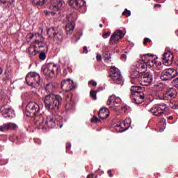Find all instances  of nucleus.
<instances>
[{
	"label": "nucleus",
	"mask_w": 178,
	"mask_h": 178,
	"mask_svg": "<svg viewBox=\"0 0 178 178\" xmlns=\"http://www.w3.org/2000/svg\"><path fill=\"white\" fill-rule=\"evenodd\" d=\"M168 119H169V120H172L173 119V117L170 116V117H168Z\"/></svg>",
	"instance_id": "13d9d810"
},
{
	"label": "nucleus",
	"mask_w": 178,
	"mask_h": 178,
	"mask_svg": "<svg viewBox=\"0 0 178 178\" xmlns=\"http://www.w3.org/2000/svg\"><path fill=\"white\" fill-rule=\"evenodd\" d=\"M104 60L107 63H110V62H112V54L109 51H105L104 53Z\"/></svg>",
	"instance_id": "393cba45"
},
{
	"label": "nucleus",
	"mask_w": 178,
	"mask_h": 178,
	"mask_svg": "<svg viewBox=\"0 0 178 178\" xmlns=\"http://www.w3.org/2000/svg\"><path fill=\"white\" fill-rule=\"evenodd\" d=\"M6 130H15V129L17 127V125H16V124L12 122L6 124Z\"/></svg>",
	"instance_id": "c85d7f7f"
},
{
	"label": "nucleus",
	"mask_w": 178,
	"mask_h": 178,
	"mask_svg": "<svg viewBox=\"0 0 178 178\" xmlns=\"http://www.w3.org/2000/svg\"><path fill=\"white\" fill-rule=\"evenodd\" d=\"M97 92H98V90H91L90 92V97L94 101L97 99Z\"/></svg>",
	"instance_id": "c9c22d12"
},
{
	"label": "nucleus",
	"mask_w": 178,
	"mask_h": 178,
	"mask_svg": "<svg viewBox=\"0 0 178 178\" xmlns=\"http://www.w3.org/2000/svg\"><path fill=\"white\" fill-rule=\"evenodd\" d=\"M34 142H35V143H36V140H34Z\"/></svg>",
	"instance_id": "774afa93"
},
{
	"label": "nucleus",
	"mask_w": 178,
	"mask_h": 178,
	"mask_svg": "<svg viewBox=\"0 0 178 178\" xmlns=\"http://www.w3.org/2000/svg\"><path fill=\"white\" fill-rule=\"evenodd\" d=\"M60 119H62V118L59 115L49 114L47 115L46 120L44 122V117L40 115L39 120H36V124L38 129H42V130L55 129V127L62 128L63 124H60V121H59Z\"/></svg>",
	"instance_id": "f257e3e1"
},
{
	"label": "nucleus",
	"mask_w": 178,
	"mask_h": 178,
	"mask_svg": "<svg viewBox=\"0 0 178 178\" xmlns=\"http://www.w3.org/2000/svg\"><path fill=\"white\" fill-rule=\"evenodd\" d=\"M141 86H132L131 87V95H138V93L140 91H141Z\"/></svg>",
	"instance_id": "5701e85b"
},
{
	"label": "nucleus",
	"mask_w": 178,
	"mask_h": 178,
	"mask_svg": "<svg viewBox=\"0 0 178 178\" xmlns=\"http://www.w3.org/2000/svg\"><path fill=\"white\" fill-rule=\"evenodd\" d=\"M173 54L170 51H167L163 54L162 62L165 66H170L173 62Z\"/></svg>",
	"instance_id": "dca6fc26"
},
{
	"label": "nucleus",
	"mask_w": 178,
	"mask_h": 178,
	"mask_svg": "<svg viewBox=\"0 0 178 178\" xmlns=\"http://www.w3.org/2000/svg\"><path fill=\"white\" fill-rule=\"evenodd\" d=\"M70 148H72V144L70 143H67L66 144V152H68V154H72V152H70L69 149H70Z\"/></svg>",
	"instance_id": "ea45409f"
},
{
	"label": "nucleus",
	"mask_w": 178,
	"mask_h": 178,
	"mask_svg": "<svg viewBox=\"0 0 178 178\" xmlns=\"http://www.w3.org/2000/svg\"><path fill=\"white\" fill-rule=\"evenodd\" d=\"M40 112H41L40 104L31 102L26 105L25 115L28 116V118H33L36 123L37 120H40V117L42 115Z\"/></svg>",
	"instance_id": "20e7f679"
},
{
	"label": "nucleus",
	"mask_w": 178,
	"mask_h": 178,
	"mask_svg": "<svg viewBox=\"0 0 178 178\" xmlns=\"http://www.w3.org/2000/svg\"><path fill=\"white\" fill-rule=\"evenodd\" d=\"M168 108V106L165 103L155 104L151 109L150 112L154 116H162L163 115V111Z\"/></svg>",
	"instance_id": "9b49d317"
},
{
	"label": "nucleus",
	"mask_w": 178,
	"mask_h": 178,
	"mask_svg": "<svg viewBox=\"0 0 178 178\" xmlns=\"http://www.w3.org/2000/svg\"><path fill=\"white\" fill-rule=\"evenodd\" d=\"M8 131L6 129V124H4L0 126V131Z\"/></svg>",
	"instance_id": "79ce46f5"
},
{
	"label": "nucleus",
	"mask_w": 178,
	"mask_h": 178,
	"mask_svg": "<svg viewBox=\"0 0 178 178\" xmlns=\"http://www.w3.org/2000/svg\"><path fill=\"white\" fill-rule=\"evenodd\" d=\"M122 111H123V112H124L126 113V112H127V106H124L122 108Z\"/></svg>",
	"instance_id": "603ef678"
},
{
	"label": "nucleus",
	"mask_w": 178,
	"mask_h": 178,
	"mask_svg": "<svg viewBox=\"0 0 178 178\" xmlns=\"http://www.w3.org/2000/svg\"><path fill=\"white\" fill-rule=\"evenodd\" d=\"M68 3L74 9H80L81 6H84L86 1L84 0H70Z\"/></svg>",
	"instance_id": "f3484780"
},
{
	"label": "nucleus",
	"mask_w": 178,
	"mask_h": 178,
	"mask_svg": "<svg viewBox=\"0 0 178 178\" xmlns=\"http://www.w3.org/2000/svg\"><path fill=\"white\" fill-rule=\"evenodd\" d=\"M96 58H97V60H98V62L102 60V56L99 54H97Z\"/></svg>",
	"instance_id": "c03bdc74"
},
{
	"label": "nucleus",
	"mask_w": 178,
	"mask_h": 178,
	"mask_svg": "<svg viewBox=\"0 0 178 178\" xmlns=\"http://www.w3.org/2000/svg\"><path fill=\"white\" fill-rule=\"evenodd\" d=\"M122 15L123 16H131V12L129 10H127V8H126L123 13H122Z\"/></svg>",
	"instance_id": "e433bc0d"
},
{
	"label": "nucleus",
	"mask_w": 178,
	"mask_h": 178,
	"mask_svg": "<svg viewBox=\"0 0 178 178\" xmlns=\"http://www.w3.org/2000/svg\"><path fill=\"white\" fill-rule=\"evenodd\" d=\"M67 19L68 22L65 26V31L67 34L70 35L73 33V30H74L76 26L75 22L77 20V14L76 13L70 14L69 15H67Z\"/></svg>",
	"instance_id": "0eeeda50"
},
{
	"label": "nucleus",
	"mask_w": 178,
	"mask_h": 178,
	"mask_svg": "<svg viewBox=\"0 0 178 178\" xmlns=\"http://www.w3.org/2000/svg\"><path fill=\"white\" fill-rule=\"evenodd\" d=\"M129 129V127L125 128L124 129H122V131H126V130H127Z\"/></svg>",
	"instance_id": "bf43d9fd"
},
{
	"label": "nucleus",
	"mask_w": 178,
	"mask_h": 178,
	"mask_svg": "<svg viewBox=\"0 0 178 178\" xmlns=\"http://www.w3.org/2000/svg\"><path fill=\"white\" fill-rule=\"evenodd\" d=\"M122 58L126 60L127 59V56L126 54H122Z\"/></svg>",
	"instance_id": "5fc2aeb1"
},
{
	"label": "nucleus",
	"mask_w": 178,
	"mask_h": 178,
	"mask_svg": "<svg viewBox=\"0 0 178 178\" xmlns=\"http://www.w3.org/2000/svg\"><path fill=\"white\" fill-rule=\"evenodd\" d=\"M86 178H97V177H94L93 174H90L87 176Z\"/></svg>",
	"instance_id": "09e8293b"
},
{
	"label": "nucleus",
	"mask_w": 178,
	"mask_h": 178,
	"mask_svg": "<svg viewBox=\"0 0 178 178\" xmlns=\"http://www.w3.org/2000/svg\"><path fill=\"white\" fill-rule=\"evenodd\" d=\"M65 101H67V102H70V104H67L65 105L66 110L69 111L72 109V107H70V105H72V97L70 95H67L65 98Z\"/></svg>",
	"instance_id": "a878e982"
},
{
	"label": "nucleus",
	"mask_w": 178,
	"mask_h": 178,
	"mask_svg": "<svg viewBox=\"0 0 178 178\" xmlns=\"http://www.w3.org/2000/svg\"><path fill=\"white\" fill-rule=\"evenodd\" d=\"M108 173L109 175H111V174L112 173V170H108Z\"/></svg>",
	"instance_id": "4d7b16f0"
},
{
	"label": "nucleus",
	"mask_w": 178,
	"mask_h": 178,
	"mask_svg": "<svg viewBox=\"0 0 178 178\" xmlns=\"http://www.w3.org/2000/svg\"><path fill=\"white\" fill-rule=\"evenodd\" d=\"M142 75H143V73L137 70H135V71L132 72L131 73V81L132 84H136V83H134V80H136V81H138V78L141 77Z\"/></svg>",
	"instance_id": "412c9836"
},
{
	"label": "nucleus",
	"mask_w": 178,
	"mask_h": 178,
	"mask_svg": "<svg viewBox=\"0 0 178 178\" xmlns=\"http://www.w3.org/2000/svg\"><path fill=\"white\" fill-rule=\"evenodd\" d=\"M99 122H101V120L98 119L97 116H93L92 118V123H99Z\"/></svg>",
	"instance_id": "a19ab883"
},
{
	"label": "nucleus",
	"mask_w": 178,
	"mask_h": 178,
	"mask_svg": "<svg viewBox=\"0 0 178 178\" xmlns=\"http://www.w3.org/2000/svg\"><path fill=\"white\" fill-rule=\"evenodd\" d=\"M0 3L5 5V3H8V0H0Z\"/></svg>",
	"instance_id": "8fccbe9b"
},
{
	"label": "nucleus",
	"mask_w": 178,
	"mask_h": 178,
	"mask_svg": "<svg viewBox=\"0 0 178 178\" xmlns=\"http://www.w3.org/2000/svg\"><path fill=\"white\" fill-rule=\"evenodd\" d=\"M109 35H111V31H108L107 33H103V38H108L109 37Z\"/></svg>",
	"instance_id": "37998d69"
},
{
	"label": "nucleus",
	"mask_w": 178,
	"mask_h": 178,
	"mask_svg": "<svg viewBox=\"0 0 178 178\" xmlns=\"http://www.w3.org/2000/svg\"><path fill=\"white\" fill-rule=\"evenodd\" d=\"M88 84H91L93 87H97V83L93 81H89Z\"/></svg>",
	"instance_id": "a18cd8bd"
},
{
	"label": "nucleus",
	"mask_w": 178,
	"mask_h": 178,
	"mask_svg": "<svg viewBox=\"0 0 178 178\" xmlns=\"http://www.w3.org/2000/svg\"><path fill=\"white\" fill-rule=\"evenodd\" d=\"M26 81L28 86L36 88L40 86L41 76L37 72H29L26 76Z\"/></svg>",
	"instance_id": "39448f33"
},
{
	"label": "nucleus",
	"mask_w": 178,
	"mask_h": 178,
	"mask_svg": "<svg viewBox=\"0 0 178 178\" xmlns=\"http://www.w3.org/2000/svg\"><path fill=\"white\" fill-rule=\"evenodd\" d=\"M28 53L30 58H33V56H35L38 54V51H37V45L31 44L28 49Z\"/></svg>",
	"instance_id": "4be33fe9"
},
{
	"label": "nucleus",
	"mask_w": 178,
	"mask_h": 178,
	"mask_svg": "<svg viewBox=\"0 0 178 178\" xmlns=\"http://www.w3.org/2000/svg\"><path fill=\"white\" fill-rule=\"evenodd\" d=\"M49 31H53V40L56 42H61L63 40V33L62 32H54L55 28H51L49 29Z\"/></svg>",
	"instance_id": "a211bd4d"
},
{
	"label": "nucleus",
	"mask_w": 178,
	"mask_h": 178,
	"mask_svg": "<svg viewBox=\"0 0 178 178\" xmlns=\"http://www.w3.org/2000/svg\"><path fill=\"white\" fill-rule=\"evenodd\" d=\"M44 42V38H42V35H41V37L36 38V40L34 42V44H32L33 45H38L42 44Z\"/></svg>",
	"instance_id": "cd10ccee"
},
{
	"label": "nucleus",
	"mask_w": 178,
	"mask_h": 178,
	"mask_svg": "<svg viewBox=\"0 0 178 178\" xmlns=\"http://www.w3.org/2000/svg\"><path fill=\"white\" fill-rule=\"evenodd\" d=\"M109 109L106 108H102L98 112V116L99 119H107L109 117Z\"/></svg>",
	"instance_id": "6ab92c4d"
},
{
	"label": "nucleus",
	"mask_w": 178,
	"mask_h": 178,
	"mask_svg": "<svg viewBox=\"0 0 178 178\" xmlns=\"http://www.w3.org/2000/svg\"><path fill=\"white\" fill-rule=\"evenodd\" d=\"M99 27H101V28H102V27H103L102 24H99Z\"/></svg>",
	"instance_id": "0e129e2a"
},
{
	"label": "nucleus",
	"mask_w": 178,
	"mask_h": 178,
	"mask_svg": "<svg viewBox=\"0 0 178 178\" xmlns=\"http://www.w3.org/2000/svg\"><path fill=\"white\" fill-rule=\"evenodd\" d=\"M2 73H3V70L2 68L0 67V76H1V74H2Z\"/></svg>",
	"instance_id": "6e6d98bb"
},
{
	"label": "nucleus",
	"mask_w": 178,
	"mask_h": 178,
	"mask_svg": "<svg viewBox=\"0 0 178 178\" xmlns=\"http://www.w3.org/2000/svg\"><path fill=\"white\" fill-rule=\"evenodd\" d=\"M58 69L59 67H58V65L54 63H49L47 65H43L42 67L43 74H44L45 76H49L50 77H53V76H55V73L58 72Z\"/></svg>",
	"instance_id": "1a4fd4ad"
},
{
	"label": "nucleus",
	"mask_w": 178,
	"mask_h": 178,
	"mask_svg": "<svg viewBox=\"0 0 178 178\" xmlns=\"http://www.w3.org/2000/svg\"><path fill=\"white\" fill-rule=\"evenodd\" d=\"M83 52L85 54H88V50L87 49V47L86 46L83 47Z\"/></svg>",
	"instance_id": "3c124183"
},
{
	"label": "nucleus",
	"mask_w": 178,
	"mask_h": 178,
	"mask_svg": "<svg viewBox=\"0 0 178 178\" xmlns=\"http://www.w3.org/2000/svg\"><path fill=\"white\" fill-rule=\"evenodd\" d=\"M166 120L163 119L162 122L159 123V126L160 127V131H163L166 127Z\"/></svg>",
	"instance_id": "2f4dec72"
},
{
	"label": "nucleus",
	"mask_w": 178,
	"mask_h": 178,
	"mask_svg": "<svg viewBox=\"0 0 178 178\" xmlns=\"http://www.w3.org/2000/svg\"><path fill=\"white\" fill-rule=\"evenodd\" d=\"M13 2H15V0H7V3H10V5L13 3Z\"/></svg>",
	"instance_id": "864d4df0"
},
{
	"label": "nucleus",
	"mask_w": 178,
	"mask_h": 178,
	"mask_svg": "<svg viewBox=\"0 0 178 178\" xmlns=\"http://www.w3.org/2000/svg\"><path fill=\"white\" fill-rule=\"evenodd\" d=\"M55 88V85L52 83H48L46 85L45 90L47 92H52Z\"/></svg>",
	"instance_id": "bb28decb"
},
{
	"label": "nucleus",
	"mask_w": 178,
	"mask_h": 178,
	"mask_svg": "<svg viewBox=\"0 0 178 178\" xmlns=\"http://www.w3.org/2000/svg\"><path fill=\"white\" fill-rule=\"evenodd\" d=\"M177 70H175L174 68H168L163 70L160 78L163 81H169V80H172V79H175V77H177Z\"/></svg>",
	"instance_id": "6e6552de"
},
{
	"label": "nucleus",
	"mask_w": 178,
	"mask_h": 178,
	"mask_svg": "<svg viewBox=\"0 0 178 178\" xmlns=\"http://www.w3.org/2000/svg\"><path fill=\"white\" fill-rule=\"evenodd\" d=\"M45 52H47V51H42L39 54V59H40V60H45V59H47V54H45Z\"/></svg>",
	"instance_id": "473e14b6"
},
{
	"label": "nucleus",
	"mask_w": 178,
	"mask_h": 178,
	"mask_svg": "<svg viewBox=\"0 0 178 178\" xmlns=\"http://www.w3.org/2000/svg\"><path fill=\"white\" fill-rule=\"evenodd\" d=\"M124 35H126V33H123L122 30L118 29L115 31V32L113 33L111 36V38H110L111 44H112L113 45H116V44L119 42V40H122V38H123Z\"/></svg>",
	"instance_id": "ddd939ff"
},
{
	"label": "nucleus",
	"mask_w": 178,
	"mask_h": 178,
	"mask_svg": "<svg viewBox=\"0 0 178 178\" xmlns=\"http://www.w3.org/2000/svg\"><path fill=\"white\" fill-rule=\"evenodd\" d=\"M5 140H6V136L0 135V141H5Z\"/></svg>",
	"instance_id": "49530a36"
},
{
	"label": "nucleus",
	"mask_w": 178,
	"mask_h": 178,
	"mask_svg": "<svg viewBox=\"0 0 178 178\" xmlns=\"http://www.w3.org/2000/svg\"><path fill=\"white\" fill-rule=\"evenodd\" d=\"M156 6H159V8H161V5L160 4H156L155 5V8H156Z\"/></svg>",
	"instance_id": "052dcab7"
},
{
	"label": "nucleus",
	"mask_w": 178,
	"mask_h": 178,
	"mask_svg": "<svg viewBox=\"0 0 178 178\" xmlns=\"http://www.w3.org/2000/svg\"><path fill=\"white\" fill-rule=\"evenodd\" d=\"M153 80L154 76L150 72L143 73L141 76L138 77V83L141 86H149Z\"/></svg>",
	"instance_id": "f8f14e48"
},
{
	"label": "nucleus",
	"mask_w": 178,
	"mask_h": 178,
	"mask_svg": "<svg viewBox=\"0 0 178 178\" xmlns=\"http://www.w3.org/2000/svg\"><path fill=\"white\" fill-rule=\"evenodd\" d=\"M110 177H113V175H112V173L110 174Z\"/></svg>",
	"instance_id": "69168bd1"
},
{
	"label": "nucleus",
	"mask_w": 178,
	"mask_h": 178,
	"mask_svg": "<svg viewBox=\"0 0 178 178\" xmlns=\"http://www.w3.org/2000/svg\"><path fill=\"white\" fill-rule=\"evenodd\" d=\"M172 86H174V87H176V88L178 87V77L174 79L172 81Z\"/></svg>",
	"instance_id": "58836bf2"
},
{
	"label": "nucleus",
	"mask_w": 178,
	"mask_h": 178,
	"mask_svg": "<svg viewBox=\"0 0 178 178\" xmlns=\"http://www.w3.org/2000/svg\"><path fill=\"white\" fill-rule=\"evenodd\" d=\"M121 126L122 125L120 124H118L116 125V127H121Z\"/></svg>",
	"instance_id": "680f3d73"
},
{
	"label": "nucleus",
	"mask_w": 178,
	"mask_h": 178,
	"mask_svg": "<svg viewBox=\"0 0 178 178\" xmlns=\"http://www.w3.org/2000/svg\"><path fill=\"white\" fill-rule=\"evenodd\" d=\"M63 6H65V1L64 0H56L54 1L51 2V4L50 6V8L54 10V11H44V13L46 16H49L51 15V16H55L56 15V12H58V10H61V9H63Z\"/></svg>",
	"instance_id": "423d86ee"
},
{
	"label": "nucleus",
	"mask_w": 178,
	"mask_h": 178,
	"mask_svg": "<svg viewBox=\"0 0 178 178\" xmlns=\"http://www.w3.org/2000/svg\"><path fill=\"white\" fill-rule=\"evenodd\" d=\"M110 76L116 84H121L123 81V76H122L120 70L116 67H113L110 69Z\"/></svg>",
	"instance_id": "9d476101"
},
{
	"label": "nucleus",
	"mask_w": 178,
	"mask_h": 178,
	"mask_svg": "<svg viewBox=\"0 0 178 178\" xmlns=\"http://www.w3.org/2000/svg\"><path fill=\"white\" fill-rule=\"evenodd\" d=\"M33 3L35 5H44V3H47V0H32Z\"/></svg>",
	"instance_id": "f704fd0d"
},
{
	"label": "nucleus",
	"mask_w": 178,
	"mask_h": 178,
	"mask_svg": "<svg viewBox=\"0 0 178 178\" xmlns=\"http://www.w3.org/2000/svg\"><path fill=\"white\" fill-rule=\"evenodd\" d=\"M0 111L4 118H15V111L8 104L1 106Z\"/></svg>",
	"instance_id": "2eb2a0df"
},
{
	"label": "nucleus",
	"mask_w": 178,
	"mask_h": 178,
	"mask_svg": "<svg viewBox=\"0 0 178 178\" xmlns=\"http://www.w3.org/2000/svg\"><path fill=\"white\" fill-rule=\"evenodd\" d=\"M148 41H149V38H145L143 42L144 45H147V43L148 42Z\"/></svg>",
	"instance_id": "de8ad7c7"
},
{
	"label": "nucleus",
	"mask_w": 178,
	"mask_h": 178,
	"mask_svg": "<svg viewBox=\"0 0 178 178\" xmlns=\"http://www.w3.org/2000/svg\"><path fill=\"white\" fill-rule=\"evenodd\" d=\"M176 90L173 88H170L168 90L166 91V96L170 97V98H176Z\"/></svg>",
	"instance_id": "b1692460"
},
{
	"label": "nucleus",
	"mask_w": 178,
	"mask_h": 178,
	"mask_svg": "<svg viewBox=\"0 0 178 178\" xmlns=\"http://www.w3.org/2000/svg\"><path fill=\"white\" fill-rule=\"evenodd\" d=\"M124 124H126V122H124Z\"/></svg>",
	"instance_id": "338daca9"
},
{
	"label": "nucleus",
	"mask_w": 178,
	"mask_h": 178,
	"mask_svg": "<svg viewBox=\"0 0 178 178\" xmlns=\"http://www.w3.org/2000/svg\"><path fill=\"white\" fill-rule=\"evenodd\" d=\"M156 57L154 55H149L147 54L142 56V59L137 62L136 65V70H138L140 73H144L147 69L154 67L156 63Z\"/></svg>",
	"instance_id": "f03ea898"
},
{
	"label": "nucleus",
	"mask_w": 178,
	"mask_h": 178,
	"mask_svg": "<svg viewBox=\"0 0 178 178\" xmlns=\"http://www.w3.org/2000/svg\"><path fill=\"white\" fill-rule=\"evenodd\" d=\"M61 88L63 91L69 92L74 90L76 85H74V82L72 79H67L61 82Z\"/></svg>",
	"instance_id": "4468645a"
},
{
	"label": "nucleus",
	"mask_w": 178,
	"mask_h": 178,
	"mask_svg": "<svg viewBox=\"0 0 178 178\" xmlns=\"http://www.w3.org/2000/svg\"><path fill=\"white\" fill-rule=\"evenodd\" d=\"M132 102L136 105H140V104H143V100H140L136 96V97L132 98Z\"/></svg>",
	"instance_id": "72a5a7b5"
},
{
	"label": "nucleus",
	"mask_w": 178,
	"mask_h": 178,
	"mask_svg": "<svg viewBox=\"0 0 178 178\" xmlns=\"http://www.w3.org/2000/svg\"><path fill=\"white\" fill-rule=\"evenodd\" d=\"M48 0H46V2ZM54 1H56V0H50V2H54Z\"/></svg>",
	"instance_id": "e2e57ef3"
},
{
	"label": "nucleus",
	"mask_w": 178,
	"mask_h": 178,
	"mask_svg": "<svg viewBox=\"0 0 178 178\" xmlns=\"http://www.w3.org/2000/svg\"><path fill=\"white\" fill-rule=\"evenodd\" d=\"M38 47L39 48V49L43 48V49H42L41 51H43L44 52H48V46H47V44L44 43V42L42 44H39Z\"/></svg>",
	"instance_id": "7c9ffc66"
},
{
	"label": "nucleus",
	"mask_w": 178,
	"mask_h": 178,
	"mask_svg": "<svg viewBox=\"0 0 178 178\" xmlns=\"http://www.w3.org/2000/svg\"><path fill=\"white\" fill-rule=\"evenodd\" d=\"M44 104L48 111H59L62 104V97L58 95H47L44 98Z\"/></svg>",
	"instance_id": "7ed1b4c3"
},
{
	"label": "nucleus",
	"mask_w": 178,
	"mask_h": 178,
	"mask_svg": "<svg viewBox=\"0 0 178 178\" xmlns=\"http://www.w3.org/2000/svg\"><path fill=\"white\" fill-rule=\"evenodd\" d=\"M26 37L29 40H33V38H37L38 37H42V36H41V34L40 33L33 34V33H29L27 34Z\"/></svg>",
	"instance_id": "c756f323"
},
{
	"label": "nucleus",
	"mask_w": 178,
	"mask_h": 178,
	"mask_svg": "<svg viewBox=\"0 0 178 178\" xmlns=\"http://www.w3.org/2000/svg\"><path fill=\"white\" fill-rule=\"evenodd\" d=\"M136 97H137V98H138L139 99H141L140 101H142L143 102V99H144L145 98V95H144V93H141V92H138V95H135Z\"/></svg>",
	"instance_id": "4c0bfd02"
},
{
	"label": "nucleus",
	"mask_w": 178,
	"mask_h": 178,
	"mask_svg": "<svg viewBox=\"0 0 178 178\" xmlns=\"http://www.w3.org/2000/svg\"><path fill=\"white\" fill-rule=\"evenodd\" d=\"M122 102V99L119 97H116L115 95H111L108 97V99L107 101V105H111L113 104V105H118L119 102Z\"/></svg>",
	"instance_id": "aec40b11"
}]
</instances>
